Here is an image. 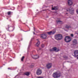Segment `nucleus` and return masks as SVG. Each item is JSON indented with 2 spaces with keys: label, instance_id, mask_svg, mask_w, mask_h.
<instances>
[{
  "label": "nucleus",
  "instance_id": "nucleus-1",
  "mask_svg": "<svg viewBox=\"0 0 78 78\" xmlns=\"http://www.w3.org/2000/svg\"><path fill=\"white\" fill-rule=\"evenodd\" d=\"M55 38L57 41H60V40L62 39V35L61 34H57L55 36Z\"/></svg>",
  "mask_w": 78,
  "mask_h": 78
},
{
  "label": "nucleus",
  "instance_id": "nucleus-2",
  "mask_svg": "<svg viewBox=\"0 0 78 78\" xmlns=\"http://www.w3.org/2000/svg\"><path fill=\"white\" fill-rule=\"evenodd\" d=\"M64 40L66 42L68 43V42H69L71 41L72 39H71V37H70L69 36H67L66 37Z\"/></svg>",
  "mask_w": 78,
  "mask_h": 78
},
{
  "label": "nucleus",
  "instance_id": "nucleus-3",
  "mask_svg": "<svg viewBox=\"0 0 78 78\" xmlns=\"http://www.w3.org/2000/svg\"><path fill=\"white\" fill-rule=\"evenodd\" d=\"M66 10L67 11H69V12L71 14H73L74 12V10H73V9L71 7H70L69 8L67 9Z\"/></svg>",
  "mask_w": 78,
  "mask_h": 78
},
{
  "label": "nucleus",
  "instance_id": "nucleus-4",
  "mask_svg": "<svg viewBox=\"0 0 78 78\" xmlns=\"http://www.w3.org/2000/svg\"><path fill=\"white\" fill-rule=\"evenodd\" d=\"M7 30L9 31H12L14 30V27H11L9 25H8V28H6Z\"/></svg>",
  "mask_w": 78,
  "mask_h": 78
},
{
  "label": "nucleus",
  "instance_id": "nucleus-5",
  "mask_svg": "<svg viewBox=\"0 0 78 78\" xmlns=\"http://www.w3.org/2000/svg\"><path fill=\"white\" fill-rule=\"evenodd\" d=\"M36 74L37 75H40L42 74V70L40 69H38L36 72Z\"/></svg>",
  "mask_w": 78,
  "mask_h": 78
},
{
  "label": "nucleus",
  "instance_id": "nucleus-6",
  "mask_svg": "<svg viewBox=\"0 0 78 78\" xmlns=\"http://www.w3.org/2000/svg\"><path fill=\"white\" fill-rule=\"evenodd\" d=\"M46 67L48 69H49L52 66V64L51 63H49L46 65Z\"/></svg>",
  "mask_w": 78,
  "mask_h": 78
},
{
  "label": "nucleus",
  "instance_id": "nucleus-7",
  "mask_svg": "<svg viewBox=\"0 0 78 78\" xmlns=\"http://www.w3.org/2000/svg\"><path fill=\"white\" fill-rule=\"evenodd\" d=\"M41 37L42 39H46L47 38V35L46 34H42L41 35Z\"/></svg>",
  "mask_w": 78,
  "mask_h": 78
},
{
  "label": "nucleus",
  "instance_id": "nucleus-8",
  "mask_svg": "<svg viewBox=\"0 0 78 78\" xmlns=\"http://www.w3.org/2000/svg\"><path fill=\"white\" fill-rule=\"evenodd\" d=\"M32 58H33V59H37V58H38L39 56V55H32Z\"/></svg>",
  "mask_w": 78,
  "mask_h": 78
},
{
  "label": "nucleus",
  "instance_id": "nucleus-9",
  "mask_svg": "<svg viewBox=\"0 0 78 78\" xmlns=\"http://www.w3.org/2000/svg\"><path fill=\"white\" fill-rule=\"evenodd\" d=\"M47 33H48V34H49V35H51V34H54L55 33V32L51 31L47 32Z\"/></svg>",
  "mask_w": 78,
  "mask_h": 78
},
{
  "label": "nucleus",
  "instance_id": "nucleus-10",
  "mask_svg": "<svg viewBox=\"0 0 78 78\" xmlns=\"http://www.w3.org/2000/svg\"><path fill=\"white\" fill-rule=\"evenodd\" d=\"M73 3L72 2V0H69L68 1V4L69 6H70V5H72Z\"/></svg>",
  "mask_w": 78,
  "mask_h": 78
},
{
  "label": "nucleus",
  "instance_id": "nucleus-11",
  "mask_svg": "<svg viewBox=\"0 0 78 78\" xmlns=\"http://www.w3.org/2000/svg\"><path fill=\"white\" fill-rule=\"evenodd\" d=\"M73 45H76V44H77V41L75 39L73 40Z\"/></svg>",
  "mask_w": 78,
  "mask_h": 78
},
{
  "label": "nucleus",
  "instance_id": "nucleus-12",
  "mask_svg": "<svg viewBox=\"0 0 78 78\" xmlns=\"http://www.w3.org/2000/svg\"><path fill=\"white\" fill-rule=\"evenodd\" d=\"M37 41H38V42L36 44V47H39V45H40V41H39L38 39H37Z\"/></svg>",
  "mask_w": 78,
  "mask_h": 78
},
{
  "label": "nucleus",
  "instance_id": "nucleus-13",
  "mask_svg": "<svg viewBox=\"0 0 78 78\" xmlns=\"http://www.w3.org/2000/svg\"><path fill=\"white\" fill-rule=\"evenodd\" d=\"M24 75H26V76H29L30 75V73L29 72H26L24 73Z\"/></svg>",
  "mask_w": 78,
  "mask_h": 78
},
{
  "label": "nucleus",
  "instance_id": "nucleus-14",
  "mask_svg": "<svg viewBox=\"0 0 78 78\" xmlns=\"http://www.w3.org/2000/svg\"><path fill=\"white\" fill-rule=\"evenodd\" d=\"M11 14H12V12H11V11H9L7 12V14L8 16H10V15H11Z\"/></svg>",
  "mask_w": 78,
  "mask_h": 78
},
{
  "label": "nucleus",
  "instance_id": "nucleus-15",
  "mask_svg": "<svg viewBox=\"0 0 78 78\" xmlns=\"http://www.w3.org/2000/svg\"><path fill=\"white\" fill-rule=\"evenodd\" d=\"M72 27H70V26H68L67 25H66V28H67V29H69V28H71Z\"/></svg>",
  "mask_w": 78,
  "mask_h": 78
},
{
  "label": "nucleus",
  "instance_id": "nucleus-16",
  "mask_svg": "<svg viewBox=\"0 0 78 78\" xmlns=\"http://www.w3.org/2000/svg\"><path fill=\"white\" fill-rule=\"evenodd\" d=\"M52 10H58V8L57 7H55L54 8H52Z\"/></svg>",
  "mask_w": 78,
  "mask_h": 78
},
{
  "label": "nucleus",
  "instance_id": "nucleus-17",
  "mask_svg": "<svg viewBox=\"0 0 78 78\" xmlns=\"http://www.w3.org/2000/svg\"><path fill=\"white\" fill-rule=\"evenodd\" d=\"M63 58L65 59H68V57L66 55H64L63 56Z\"/></svg>",
  "mask_w": 78,
  "mask_h": 78
},
{
  "label": "nucleus",
  "instance_id": "nucleus-18",
  "mask_svg": "<svg viewBox=\"0 0 78 78\" xmlns=\"http://www.w3.org/2000/svg\"><path fill=\"white\" fill-rule=\"evenodd\" d=\"M52 49H53V51H56L57 50V48H56V47L53 48Z\"/></svg>",
  "mask_w": 78,
  "mask_h": 78
},
{
  "label": "nucleus",
  "instance_id": "nucleus-19",
  "mask_svg": "<svg viewBox=\"0 0 78 78\" xmlns=\"http://www.w3.org/2000/svg\"><path fill=\"white\" fill-rule=\"evenodd\" d=\"M24 58H25V57L24 56H23L22 57V58H21V60L22 61H23V59H24Z\"/></svg>",
  "mask_w": 78,
  "mask_h": 78
},
{
  "label": "nucleus",
  "instance_id": "nucleus-20",
  "mask_svg": "<svg viewBox=\"0 0 78 78\" xmlns=\"http://www.w3.org/2000/svg\"><path fill=\"white\" fill-rule=\"evenodd\" d=\"M56 22L57 23H60V22H62V21L59 20L56 21Z\"/></svg>",
  "mask_w": 78,
  "mask_h": 78
},
{
  "label": "nucleus",
  "instance_id": "nucleus-21",
  "mask_svg": "<svg viewBox=\"0 0 78 78\" xmlns=\"http://www.w3.org/2000/svg\"><path fill=\"white\" fill-rule=\"evenodd\" d=\"M41 47L42 48H44V44H41Z\"/></svg>",
  "mask_w": 78,
  "mask_h": 78
},
{
  "label": "nucleus",
  "instance_id": "nucleus-22",
  "mask_svg": "<svg viewBox=\"0 0 78 78\" xmlns=\"http://www.w3.org/2000/svg\"><path fill=\"white\" fill-rule=\"evenodd\" d=\"M71 37H73V34H71Z\"/></svg>",
  "mask_w": 78,
  "mask_h": 78
},
{
  "label": "nucleus",
  "instance_id": "nucleus-23",
  "mask_svg": "<svg viewBox=\"0 0 78 78\" xmlns=\"http://www.w3.org/2000/svg\"><path fill=\"white\" fill-rule=\"evenodd\" d=\"M53 51V50L52 49H50V51Z\"/></svg>",
  "mask_w": 78,
  "mask_h": 78
},
{
  "label": "nucleus",
  "instance_id": "nucleus-24",
  "mask_svg": "<svg viewBox=\"0 0 78 78\" xmlns=\"http://www.w3.org/2000/svg\"><path fill=\"white\" fill-rule=\"evenodd\" d=\"M47 10L46 9H44V10H43V11H46Z\"/></svg>",
  "mask_w": 78,
  "mask_h": 78
},
{
  "label": "nucleus",
  "instance_id": "nucleus-25",
  "mask_svg": "<svg viewBox=\"0 0 78 78\" xmlns=\"http://www.w3.org/2000/svg\"><path fill=\"white\" fill-rule=\"evenodd\" d=\"M34 31H35V29L34 28Z\"/></svg>",
  "mask_w": 78,
  "mask_h": 78
},
{
  "label": "nucleus",
  "instance_id": "nucleus-26",
  "mask_svg": "<svg viewBox=\"0 0 78 78\" xmlns=\"http://www.w3.org/2000/svg\"><path fill=\"white\" fill-rule=\"evenodd\" d=\"M8 69H10V68H8Z\"/></svg>",
  "mask_w": 78,
  "mask_h": 78
},
{
  "label": "nucleus",
  "instance_id": "nucleus-27",
  "mask_svg": "<svg viewBox=\"0 0 78 78\" xmlns=\"http://www.w3.org/2000/svg\"><path fill=\"white\" fill-rule=\"evenodd\" d=\"M34 34H35V33L34 32Z\"/></svg>",
  "mask_w": 78,
  "mask_h": 78
},
{
  "label": "nucleus",
  "instance_id": "nucleus-28",
  "mask_svg": "<svg viewBox=\"0 0 78 78\" xmlns=\"http://www.w3.org/2000/svg\"><path fill=\"white\" fill-rule=\"evenodd\" d=\"M59 51V50H58V51Z\"/></svg>",
  "mask_w": 78,
  "mask_h": 78
},
{
  "label": "nucleus",
  "instance_id": "nucleus-29",
  "mask_svg": "<svg viewBox=\"0 0 78 78\" xmlns=\"http://www.w3.org/2000/svg\"><path fill=\"white\" fill-rule=\"evenodd\" d=\"M68 14L67 13H66V14Z\"/></svg>",
  "mask_w": 78,
  "mask_h": 78
},
{
  "label": "nucleus",
  "instance_id": "nucleus-30",
  "mask_svg": "<svg viewBox=\"0 0 78 78\" xmlns=\"http://www.w3.org/2000/svg\"><path fill=\"white\" fill-rule=\"evenodd\" d=\"M24 24H25V23H24Z\"/></svg>",
  "mask_w": 78,
  "mask_h": 78
},
{
  "label": "nucleus",
  "instance_id": "nucleus-31",
  "mask_svg": "<svg viewBox=\"0 0 78 78\" xmlns=\"http://www.w3.org/2000/svg\"><path fill=\"white\" fill-rule=\"evenodd\" d=\"M4 65H5V64H4Z\"/></svg>",
  "mask_w": 78,
  "mask_h": 78
}]
</instances>
